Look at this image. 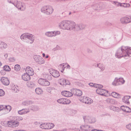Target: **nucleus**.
Listing matches in <instances>:
<instances>
[{
  "label": "nucleus",
  "instance_id": "nucleus-24",
  "mask_svg": "<svg viewBox=\"0 0 131 131\" xmlns=\"http://www.w3.org/2000/svg\"><path fill=\"white\" fill-rule=\"evenodd\" d=\"M109 108L111 110L115 112H118L119 111V108L114 106H110L109 107Z\"/></svg>",
  "mask_w": 131,
  "mask_h": 131
},
{
  "label": "nucleus",
  "instance_id": "nucleus-22",
  "mask_svg": "<svg viewBox=\"0 0 131 131\" xmlns=\"http://www.w3.org/2000/svg\"><path fill=\"white\" fill-rule=\"evenodd\" d=\"M22 79L25 81H28L30 79V78L29 75L27 73H25L22 75Z\"/></svg>",
  "mask_w": 131,
  "mask_h": 131
},
{
  "label": "nucleus",
  "instance_id": "nucleus-3",
  "mask_svg": "<svg viewBox=\"0 0 131 131\" xmlns=\"http://www.w3.org/2000/svg\"><path fill=\"white\" fill-rule=\"evenodd\" d=\"M41 12L47 15L51 14L53 11L52 7L49 6H45L43 7L41 9Z\"/></svg>",
  "mask_w": 131,
  "mask_h": 131
},
{
  "label": "nucleus",
  "instance_id": "nucleus-63",
  "mask_svg": "<svg viewBox=\"0 0 131 131\" xmlns=\"http://www.w3.org/2000/svg\"><path fill=\"white\" fill-rule=\"evenodd\" d=\"M4 56L6 58L8 56V54H6L4 55Z\"/></svg>",
  "mask_w": 131,
  "mask_h": 131
},
{
  "label": "nucleus",
  "instance_id": "nucleus-12",
  "mask_svg": "<svg viewBox=\"0 0 131 131\" xmlns=\"http://www.w3.org/2000/svg\"><path fill=\"white\" fill-rule=\"evenodd\" d=\"M57 102L59 103L63 104H69L71 102L69 100L64 98H62L58 99L57 100Z\"/></svg>",
  "mask_w": 131,
  "mask_h": 131
},
{
  "label": "nucleus",
  "instance_id": "nucleus-54",
  "mask_svg": "<svg viewBox=\"0 0 131 131\" xmlns=\"http://www.w3.org/2000/svg\"><path fill=\"white\" fill-rule=\"evenodd\" d=\"M23 118L20 116H17L16 117V120L17 121H21L23 120Z\"/></svg>",
  "mask_w": 131,
  "mask_h": 131
},
{
  "label": "nucleus",
  "instance_id": "nucleus-20",
  "mask_svg": "<svg viewBox=\"0 0 131 131\" xmlns=\"http://www.w3.org/2000/svg\"><path fill=\"white\" fill-rule=\"evenodd\" d=\"M61 94L62 95L66 97H70L72 96V93L71 92L66 91L62 92Z\"/></svg>",
  "mask_w": 131,
  "mask_h": 131
},
{
  "label": "nucleus",
  "instance_id": "nucleus-19",
  "mask_svg": "<svg viewBox=\"0 0 131 131\" xmlns=\"http://www.w3.org/2000/svg\"><path fill=\"white\" fill-rule=\"evenodd\" d=\"M120 20L121 23L123 24H126L129 23L128 17H122Z\"/></svg>",
  "mask_w": 131,
  "mask_h": 131
},
{
  "label": "nucleus",
  "instance_id": "nucleus-33",
  "mask_svg": "<svg viewBox=\"0 0 131 131\" xmlns=\"http://www.w3.org/2000/svg\"><path fill=\"white\" fill-rule=\"evenodd\" d=\"M53 31L47 32L45 34L48 37H52L53 36Z\"/></svg>",
  "mask_w": 131,
  "mask_h": 131
},
{
  "label": "nucleus",
  "instance_id": "nucleus-18",
  "mask_svg": "<svg viewBox=\"0 0 131 131\" xmlns=\"http://www.w3.org/2000/svg\"><path fill=\"white\" fill-rule=\"evenodd\" d=\"M25 71L26 73H27L29 76H32L34 74V72L33 70L29 67H26Z\"/></svg>",
  "mask_w": 131,
  "mask_h": 131
},
{
  "label": "nucleus",
  "instance_id": "nucleus-15",
  "mask_svg": "<svg viewBox=\"0 0 131 131\" xmlns=\"http://www.w3.org/2000/svg\"><path fill=\"white\" fill-rule=\"evenodd\" d=\"M103 8V4L102 3L94 4L93 6V9L96 10H99L102 9Z\"/></svg>",
  "mask_w": 131,
  "mask_h": 131
},
{
  "label": "nucleus",
  "instance_id": "nucleus-48",
  "mask_svg": "<svg viewBox=\"0 0 131 131\" xmlns=\"http://www.w3.org/2000/svg\"><path fill=\"white\" fill-rule=\"evenodd\" d=\"M18 89L19 88L18 86H14L13 87V90L16 92H17L19 91Z\"/></svg>",
  "mask_w": 131,
  "mask_h": 131
},
{
  "label": "nucleus",
  "instance_id": "nucleus-60",
  "mask_svg": "<svg viewBox=\"0 0 131 131\" xmlns=\"http://www.w3.org/2000/svg\"><path fill=\"white\" fill-rule=\"evenodd\" d=\"M66 81H65V82H66L65 83H67L66 84V85H68L70 84V83H69V81L66 80Z\"/></svg>",
  "mask_w": 131,
  "mask_h": 131
},
{
  "label": "nucleus",
  "instance_id": "nucleus-10",
  "mask_svg": "<svg viewBox=\"0 0 131 131\" xmlns=\"http://www.w3.org/2000/svg\"><path fill=\"white\" fill-rule=\"evenodd\" d=\"M71 91L72 93V95L73 94L76 96H80L82 94V91L77 89H72L71 90Z\"/></svg>",
  "mask_w": 131,
  "mask_h": 131
},
{
  "label": "nucleus",
  "instance_id": "nucleus-57",
  "mask_svg": "<svg viewBox=\"0 0 131 131\" xmlns=\"http://www.w3.org/2000/svg\"><path fill=\"white\" fill-rule=\"evenodd\" d=\"M127 106H122L121 108V109L124 111H125V108Z\"/></svg>",
  "mask_w": 131,
  "mask_h": 131
},
{
  "label": "nucleus",
  "instance_id": "nucleus-38",
  "mask_svg": "<svg viewBox=\"0 0 131 131\" xmlns=\"http://www.w3.org/2000/svg\"><path fill=\"white\" fill-rule=\"evenodd\" d=\"M31 110L35 111L38 110L39 108L38 107L36 106H31L30 108Z\"/></svg>",
  "mask_w": 131,
  "mask_h": 131
},
{
  "label": "nucleus",
  "instance_id": "nucleus-29",
  "mask_svg": "<svg viewBox=\"0 0 131 131\" xmlns=\"http://www.w3.org/2000/svg\"><path fill=\"white\" fill-rule=\"evenodd\" d=\"M9 121H2L1 122V124L3 126H6V127H9Z\"/></svg>",
  "mask_w": 131,
  "mask_h": 131
},
{
  "label": "nucleus",
  "instance_id": "nucleus-25",
  "mask_svg": "<svg viewBox=\"0 0 131 131\" xmlns=\"http://www.w3.org/2000/svg\"><path fill=\"white\" fill-rule=\"evenodd\" d=\"M7 47V45L6 43L3 42H1L0 43V48L2 49H4L6 48Z\"/></svg>",
  "mask_w": 131,
  "mask_h": 131
},
{
  "label": "nucleus",
  "instance_id": "nucleus-56",
  "mask_svg": "<svg viewBox=\"0 0 131 131\" xmlns=\"http://www.w3.org/2000/svg\"><path fill=\"white\" fill-rule=\"evenodd\" d=\"M130 6V5L129 4H123L122 6L124 7H129Z\"/></svg>",
  "mask_w": 131,
  "mask_h": 131
},
{
  "label": "nucleus",
  "instance_id": "nucleus-31",
  "mask_svg": "<svg viewBox=\"0 0 131 131\" xmlns=\"http://www.w3.org/2000/svg\"><path fill=\"white\" fill-rule=\"evenodd\" d=\"M112 85L114 86L119 85V83L118 80V79L116 78H115L114 81L112 83Z\"/></svg>",
  "mask_w": 131,
  "mask_h": 131
},
{
  "label": "nucleus",
  "instance_id": "nucleus-21",
  "mask_svg": "<svg viewBox=\"0 0 131 131\" xmlns=\"http://www.w3.org/2000/svg\"><path fill=\"white\" fill-rule=\"evenodd\" d=\"M30 112L29 109H23L18 111V113L20 115L25 114L28 113Z\"/></svg>",
  "mask_w": 131,
  "mask_h": 131
},
{
  "label": "nucleus",
  "instance_id": "nucleus-26",
  "mask_svg": "<svg viewBox=\"0 0 131 131\" xmlns=\"http://www.w3.org/2000/svg\"><path fill=\"white\" fill-rule=\"evenodd\" d=\"M90 127V126L87 125H82L80 126L81 129L82 130L85 131L88 130Z\"/></svg>",
  "mask_w": 131,
  "mask_h": 131
},
{
  "label": "nucleus",
  "instance_id": "nucleus-16",
  "mask_svg": "<svg viewBox=\"0 0 131 131\" xmlns=\"http://www.w3.org/2000/svg\"><path fill=\"white\" fill-rule=\"evenodd\" d=\"M7 2L13 4L15 7L18 9H20V3L17 0H15L14 2H12L11 0H7Z\"/></svg>",
  "mask_w": 131,
  "mask_h": 131
},
{
  "label": "nucleus",
  "instance_id": "nucleus-58",
  "mask_svg": "<svg viewBox=\"0 0 131 131\" xmlns=\"http://www.w3.org/2000/svg\"><path fill=\"white\" fill-rule=\"evenodd\" d=\"M128 20L129 23L131 22V16L128 17Z\"/></svg>",
  "mask_w": 131,
  "mask_h": 131
},
{
  "label": "nucleus",
  "instance_id": "nucleus-51",
  "mask_svg": "<svg viewBox=\"0 0 131 131\" xmlns=\"http://www.w3.org/2000/svg\"><path fill=\"white\" fill-rule=\"evenodd\" d=\"M5 94V92L2 89H0V96H4Z\"/></svg>",
  "mask_w": 131,
  "mask_h": 131
},
{
  "label": "nucleus",
  "instance_id": "nucleus-9",
  "mask_svg": "<svg viewBox=\"0 0 131 131\" xmlns=\"http://www.w3.org/2000/svg\"><path fill=\"white\" fill-rule=\"evenodd\" d=\"M38 82L40 84L43 86H48L50 85V83L49 81L44 79H39Z\"/></svg>",
  "mask_w": 131,
  "mask_h": 131
},
{
  "label": "nucleus",
  "instance_id": "nucleus-37",
  "mask_svg": "<svg viewBox=\"0 0 131 131\" xmlns=\"http://www.w3.org/2000/svg\"><path fill=\"white\" fill-rule=\"evenodd\" d=\"M32 103V102L30 101H25L22 103L23 105L25 106H28Z\"/></svg>",
  "mask_w": 131,
  "mask_h": 131
},
{
  "label": "nucleus",
  "instance_id": "nucleus-23",
  "mask_svg": "<svg viewBox=\"0 0 131 131\" xmlns=\"http://www.w3.org/2000/svg\"><path fill=\"white\" fill-rule=\"evenodd\" d=\"M130 98L129 96H124L122 98V101L124 103L126 104H129V99Z\"/></svg>",
  "mask_w": 131,
  "mask_h": 131
},
{
  "label": "nucleus",
  "instance_id": "nucleus-50",
  "mask_svg": "<svg viewBox=\"0 0 131 131\" xmlns=\"http://www.w3.org/2000/svg\"><path fill=\"white\" fill-rule=\"evenodd\" d=\"M125 111L127 113L130 112H131V109L128 107L127 106L125 108Z\"/></svg>",
  "mask_w": 131,
  "mask_h": 131
},
{
  "label": "nucleus",
  "instance_id": "nucleus-6",
  "mask_svg": "<svg viewBox=\"0 0 131 131\" xmlns=\"http://www.w3.org/2000/svg\"><path fill=\"white\" fill-rule=\"evenodd\" d=\"M34 58L36 62L39 64H42L45 62V61L44 59L40 56L34 55Z\"/></svg>",
  "mask_w": 131,
  "mask_h": 131
},
{
  "label": "nucleus",
  "instance_id": "nucleus-53",
  "mask_svg": "<svg viewBox=\"0 0 131 131\" xmlns=\"http://www.w3.org/2000/svg\"><path fill=\"white\" fill-rule=\"evenodd\" d=\"M74 26V29L77 30H80L79 24H77L76 25L75 24V25Z\"/></svg>",
  "mask_w": 131,
  "mask_h": 131
},
{
  "label": "nucleus",
  "instance_id": "nucleus-40",
  "mask_svg": "<svg viewBox=\"0 0 131 131\" xmlns=\"http://www.w3.org/2000/svg\"><path fill=\"white\" fill-rule=\"evenodd\" d=\"M97 67L99 68L101 70L103 71L105 69V67L104 66L101 64L99 63L97 65Z\"/></svg>",
  "mask_w": 131,
  "mask_h": 131
},
{
  "label": "nucleus",
  "instance_id": "nucleus-36",
  "mask_svg": "<svg viewBox=\"0 0 131 131\" xmlns=\"http://www.w3.org/2000/svg\"><path fill=\"white\" fill-rule=\"evenodd\" d=\"M118 80L120 85L124 84L125 82V80L122 78H120L119 79H118Z\"/></svg>",
  "mask_w": 131,
  "mask_h": 131
},
{
  "label": "nucleus",
  "instance_id": "nucleus-17",
  "mask_svg": "<svg viewBox=\"0 0 131 131\" xmlns=\"http://www.w3.org/2000/svg\"><path fill=\"white\" fill-rule=\"evenodd\" d=\"M1 81L3 84L5 85H8L9 84V80L7 78L2 77L1 79Z\"/></svg>",
  "mask_w": 131,
  "mask_h": 131
},
{
  "label": "nucleus",
  "instance_id": "nucleus-11",
  "mask_svg": "<svg viewBox=\"0 0 131 131\" xmlns=\"http://www.w3.org/2000/svg\"><path fill=\"white\" fill-rule=\"evenodd\" d=\"M49 72L53 77L55 78L58 77L60 75V74L58 71L53 69H50L49 71Z\"/></svg>",
  "mask_w": 131,
  "mask_h": 131
},
{
  "label": "nucleus",
  "instance_id": "nucleus-32",
  "mask_svg": "<svg viewBox=\"0 0 131 131\" xmlns=\"http://www.w3.org/2000/svg\"><path fill=\"white\" fill-rule=\"evenodd\" d=\"M35 92L36 93L38 94H41L42 93V89L39 88H36L35 90Z\"/></svg>",
  "mask_w": 131,
  "mask_h": 131
},
{
  "label": "nucleus",
  "instance_id": "nucleus-44",
  "mask_svg": "<svg viewBox=\"0 0 131 131\" xmlns=\"http://www.w3.org/2000/svg\"><path fill=\"white\" fill-rule=\"evenodd\" d=\"M4 69L6 71H9L10 70V68L8 66H5L4 67Z\"/></svg>",
  "mask_w": 131,
  "mask_h": 131
},
{
  "label": "nucleus",
  "instance_id": "nucleus-27",
  "mask_svg": "<svg viewBox=\"0 0 131 131\" xmlns=\"http://www.w3.org/2000/svg\"><path fill=\"white\" fill-rule=\"evenodd\" d=\"M65 64L64 63L61 64L58 66V69L61 72H63L65 68Z\"/></svg>",
  "mask_w": 131,
  "mask_h": 131
},
{
  "label": "nucleus",
  "instance_id": "nucleus-52",
  "mask_svg": "<svg viewBox=\"0 0 131 131\" xmlns=\"http://www.w3.org/2000/svg\"><path fill=\"white\" fill-rule=\"evenodd\" d=\"M126 127L128 129L131 130V123L126 125Z\"/></svg>",
  "mask_w": 131,
  "mask_h": 131
},
{
  "label": "nucleus",
  "instance_id": "nucleus-64",
  "mask_svg": "<svg viewBox=\"0 0 131 131\" xmlns=\"http://www.w3.org/2000/svg\"><path fill=\"white\" fill-rule=\"evenodd\" d=\"M56 48H57V49H58V50H59V47L58 46H57L56 47Z\"/></svg>",
  "mask_w": 131,
  "mask_h": 131
},
{
  "label": "nucleus",
  "instance_id": "nucleus-61",
  "mask_svg": "<svg viewBox=\"0 0 131 131\" xmlns=\"http://www.w3.org/2000/svg\"><path fill=\"white\" fill-rule=\"evenodd\" d=\"M94 84L93 83H89V85L91 86H94Z\"/></svg>",
  "mask_w": 131,
  "mask_h": 131
},
{
  "label": "nucleus",
  "instance_id": "nucleus-8",
  "mask_svg": "<svg viewBox=\"0 0 131 131\" xmlns=\"http://www.w3.org/2000/svg\"><path fill=\"white\" fill-rule=\"evenodd\" d=\"M83 118L84 122H85L89 123H92L95 122V119L93 117L89 116H84Z\"/></svg>",
  "mask_w": 131,
  "mask_h": 131
},
{
  "label": "nucleus",
  "instance_id": "nucleus-55",
  "mask_svg": "<svg viewBox=\"0 0 131 131\" xmlns=\"http://www.w3.org/2000/svg\"><path fill=\"white\" fill-rule=\"evenodd\" d=\"M5 71V70H2L0 71V73L3 75H5L6 74Z\"/></svg>",
  "mask_w": 131,
  "mask_h": 131
},
{
  "label": "nucleus",
  "instance_id": "nucleus-34",
  "mask_svg": "<svg viewBox=\"0 0 131 131\" xmlns=\"http://www.w3.org/2000/svg\"><path fill=\"white\" fill-rule=\"evenodd\" d=\"M106 101L108 103L113 104L115 103V101L113 99L108 98L106 100Z\"/></svg>",
  "mask_w": 131,
  "mask_h": 131
},
{
  "label": "nucleus",
  "instance_id": "nucleus-39",
  "mask_svg": "<svg viewBox=\"0 0 131 131\" xmlns=\"http://www.w3.org/2000/svg\"><path fill=\"white\" fill-rule=\"evenodd\" d=\"M88 97L83 96L80 98L79 99L82 102L86 103V100Z\"/></svg>",
  "mask_w": 131,
  "mask_h": 131
},
{
  "label": "nucleus",
  "instance_id": "nucleus-7",
  "mask_svg": "<svg viewBox=\"0 0 131 131\" xmlns=\"http://www.w3.org/2000/svg\"><path fill=\"white\" fill-rule=\"evenodd\" d=\"M68 24V21L64 20L60 22L58 26L60 29L67 30Z\"/></svg>",
  "mask_w": 131,
  "mask_h": 131
},
{
  "label": "nucleus",
  "instance_id": "nucleus-49",
  "mask_svg": "<svg viewBox=\"0 0 131 131\" xmlns=\"http://www.w3.org/2000/svg\"><path fill=\"white\" fill-rule=\"evenodd\" d=\"M94 87L96 88H102L103 87V86L97 84H94Z\"/></svg>",
  "mask_w": 131,
  "mask_h": 131
},
{
  "label": "nucleus",
  "instance_id": "nucleus-42",
  "mask_svg": "<svg viewBox=\"0 0 131 131\" xmlns=\"http://www.w3.org/2000/svg\"><path fill=\"white\" fill-rule=\"evenodd\" d=\"M79 25L80 30H82L85 28V26L84 25L82 24H79Z\"/></svg>",
  "mask_w": 131,
  "mask_h": 131
},
{
  "label": "nucleus",
  "instance_id": "nucleus-30",
  "mask_svg": "<svg viewBox=\"0 0 131 131\" xmlns=\"http://www.w3.org/2000/svg\"><path fill=\"white\" fill-rule=\"evenodd\" d=\"M111 94L114 97L117 98L120 97V95L117 93L113 92L111 93Z\"/></svg>",
  "mask_w": 131,
  "mask_h": 131
},
{
  "label": "nucleus",
  "instance_id": "nucleus-45",
  "mask_svg": "<svg viewBox=\"0 0 131 131\" xmlns=\"http://www.w3.org/2000/svg\"><path fill=\"white\" fill-rule=\"evenodd\" d=\"M4 107L5 110H7L9 112L11 110V107L9 105L6 106Z\"/></svg>",
  "mask_w": 131,
  "mask_h": 131
},
{
  "label": "nucleus",
  "instance_id": "nucleus-2",
  "mask_svg": "<svg viewBox=\"0 0 131 131\" xmlns=\"http://www.w3.org/2000/svg\"><path fill=\"white\" fill-rule=\"evenodd\" d=\"M26 38L29 39V41H26V42L30 44L32 43L34 40V36L29 34H23L20 37V38L22 40L25 39Z\"/></svg>",
  "mask_w": 131,
  "mask_h": 131
},
{
  "label": "nucleus",
  "instance_id": "nucleus-59",
  "mask_svg": "<svg viewBox=\"0 0 131 131\" xmlns=\"http://www.w3.org/2000/svg\"><path fill=\"white\" fill-rule=\"evenodd\" d=\"M4 108V107L3 105L0 106V111L3 110Z\"/></svg>",
  "mask_w": 131,
  "mask_h": 131
},
{
  "label": "nucleus",
  "instance_id": "nucleus-47",
  "mask_svg": "<svg viewBox=\"0 0 131 131\" xmlns=\"http://www.w3.org/2000/svg\"><path fill=\"white\" fill-rule=\"evenodd\" d=\"M113 4H114L116 5L117 6H122L123 3H121L117 2H113Z\"/></svg>",
  "mask_w": 131,
  "mask_h": 131
},
{
  "label": "nucleus",
  "instance_id": "nucleus-46",
  "mask_svg": "<svg viewBox=\"0 0 131 131\" xmlns=\"http://www.w3.org/2000/svg\"><path fill=\"white\" fill-rule=\"evenodd\" d=\"M53 36H55L57 35H59L60 34V32L59 31H53Z\"/></svg>",
  "mask_w": 131,
  "mask_h": 131
},
{
  "label": "nucleus",
  "instance_id": "nucleus-4",
  "mask_svg": "<svg viewBox=\"0 0 131 131\" xmlns=\"http://www.w3.org/2000/svg\"><path fill=\"white\" fill-rule=\"evenodd\" d=\"M101 88H98L96 90L97 93L102 96H107L109 94L108 91L105 90L101 89Z\"/></svg>",
  "mask_w": 131,
  "mask_h": 131
},
{
  "label": "nucleus",
  "instance_id": "nucleus-14",
  "mask_svg": "<svg viewBox=\"0 0 131 131\" xmlns=\"http://www.w3.org/2000/svg\"><path fill=\"white\" fill-rule=\"evenodd\" d=\"M9 127H16L19 125V122L12 120L9 121Z\"/></svg>",
  "mask_w": 131,
  "mask_h": 131
},
{
  "label": "nucleus",
  "instance_id": "nucleus-13",
  "mask_svg": "<svg viewBox=\"0 0 131 131\" xmlns=\"http://www.w3.org/2000/svg\"><path fill=\"white\" fill-rule=\"evenodd\" d=\"M68 27L67 30H71L74 28L75 25V22L72 21H68Z\"/></svg>",
  "mask_w": 131,
  "mask_h": 131
},
{
  "label": "nucleus",
  "instance_id": "nucleus-41",
  "mask_svg": "<svg viewBox=\"0 0 131 131\" xmlns=\"http://www.w3.org/2000/svg\"><path fill=\"white\" fill-rule=\"evenodd\" d=\"M86 101V104H90L92 103L93 101L92 99L88 97Z\"/></svg>",
  "mask_w": 131,
  "mask_h": 131
},
{
  "label": "nucleus",
  "instance_id": "nucleus-1",
  "mask_svg": "<svg viewBox=\"0 0 131 131\" xmlns=\"http://www.w3.org/2000/svg\"><path fill=\"white\" fill-rule=\"evenodd\" d=\"M115 55L118 58L123 57L127 59L131 56V49L127 47H122L117 50Z\"/></svg>",
  "mask_w": 131,
  "mask_h": 131
},
{
  "label": "nucleus",
  "instance_id": "nucleus-35",
  "mask_svg": "<svg viewBox=\"0 0 131 131\" xmlns=\"http://www.w3.org/2000/svg\"><path fill=\"white\" fill-rule=\"evenodd\" d=\"M26 84L28 87L30 88L33 87L35 86V84L32 82H27Z\"/></svg>",
  "mask_w": 131,
  "mask_h": 131
},
{
  "label": "nucleus",
  "instance_id": "nucleus-5",
  "mask_svg": "<svg viewBox=\"0 0 131 131\" xmlns=\"http://www.w3.org/2000/svg\"><path fill=\"white\" fill-rule=\"evenodd\" d=\"M54 126V124L52 123H44L41 124L40 127L41 128L45 129H49L53 128Z\"/></svg>",
  "mask_w": 131,
  "mask_h": 131
},
{
  "label": "nucleus",
  "instance_id": "nucleus-43",
  "mask_svg": "<svg viewBox=\"0 0 131 131\" xmlns=\"http://www.w3.org/2000/svg\"><path fill=\"white\" fill-rule=\"evenodd\" d=\"M20 69V66L18 64L16 65L14 67V69L16 71L19 70Z\"/></svg>",
  "mask_w": 131,
  "mask_h": 131
},
{
  "label": "nucleus",
  "instance_id": "nucleus-62",
  "mask_svg": "<svg viewBox=\"0 0 131 131\" xmlns=\"http://www.w3.org/2000/svg\"><path fill=\"white\" fill-rule=\"evenodd\" d=\"M53 50H54V51H56V50H58V49H57V48H56H56H54L53 49Z\"/></svg>",
  "mask_w": 131,
  "mask_h": 131
},
{
  "label": "nucleus",
  "instance_id": "nucleus-28",
  "mask_svg": "<svg viewBox=\"0 0 131 131\" xmlns=\"http://www.w3.org/2000/svg\"><path fill=\"white\" fill-rule=\"evenodd\" d=\"M66 80L63 78L60 79L59 81V82L60 84L62 85H66V83H65Z\"/></svg>",
  "mask_w": 131,
  "mask_h": 131
}]
</instances>
